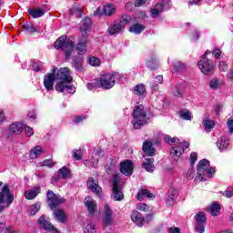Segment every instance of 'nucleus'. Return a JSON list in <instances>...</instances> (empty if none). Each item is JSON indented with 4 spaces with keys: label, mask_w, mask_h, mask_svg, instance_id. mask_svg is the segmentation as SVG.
<instances>
[{
    "label": "nucleus",
    "mask_w": 233,
    "mask_h": 233,
    "mask_svg": "<svg viewBox=\"0 0 233 233\" xmlns=\"http://www.w3.org/2000/svg\"><path fill=\"white\" fill-rule=\"evenodd\" d=\"M56 82V88H75L72 86V76H70V68L62 67L57 71V67L54 66L51 73H47L44 77V86L46 88H53L54 82Z\"/></svg>",
    "instance_id": "f257e3e1"
},
{
    "label": "nucleus",
    "mask_w": 233,
    "mask_h": 233,
    "mask_svg": "<svg viewBox=\"0 0 233 233\" xmlns=\"http://www.w3.org/2000/svg\"><path fill=\"white\" fill-rule=\"evenodd\" d=\"M215 173L216 168L210 167V161L202 159L198 162L197 167L198 176L195 177V181L196 183H199V181H207V179H212Z\"/></svg>",
    "instance_id": "f03ea898"
},
{
    "label": "nucleus",
    "mask_w": 233,
    "mask_h": 233,
    "mask_svg": "<svg viewBox=\"0 0 233 233\" xmlns=\"http://www.w3.org/2000/svg\"><path fill=\"white\" fill-rule=\"evenodd\" d=\"M55 48L56 50H63L66 54V59H70L76 48V42L73 37L68 38L66 35H62L55 42Z\"/></svg>",
    "instance_id": "7ed1b4c3"
},
{
    "label": "nucleus",
    "mask_w": 233,
    "mask_h": 233,
    "mask_svg": "<svg viewBox=\"0 0 233 233\" xmlns=\"http://www.w3.org/2000/svg\"><path fill=\"white\" fill-rule=\"evenodd\" d=\"M116 79L123 83L125 81V76L117 72L107 73L96 79V83H99L102 88H112L116 85Z\"/></svg>",
    "instance_id": "20e7f679"
},
{
    "label": "nucleus",
    "mask_w": 233,
    "mask_h": 233,
    "mask_svg": "<svg viewBox=\"0 0 233 233\" xmlns=\"http://www.w3.org/2000/svg\"><path fill=\"white\" fill-rule=\"evenodd\" d=\"M132 116V125L137 130H139L143 125H147L148 121L147 112L145 111V106L143 105L137 106L133 110Z\"/></svg>",
    "instance_id": "39448f33"
},
{
    "label": "nucleus",
    "mask_w": 233,
    "mask_h": 233,
    "mask_svg": "<svg viewBox=\"0 0 233 233\" xmlns=\"http://www.w3.org/2000/svg\"><path fill=\"white\" fill-rule=\"evenodd\" d=\"M12 203H14V195L10 194V187L5 185L0 192V212L8 208Z\"/></svg>",
    "instance_id": "423d86ee"
},
{
    "label": "nucleus",
    "mask_w": 233,
    "mask_h": 233,
    "mask_svg": "<svg viewBox=\"0 0 233 233\" xmlns=\"http://www.w3.org/2000/svg\"><path fill=\"white\" fill-rule=\"evenodd\" d=\"M208 54H210V52L206 51V53L201 56V59L200 61H198V64L199 70H201V72L206 75L210 74V72L214 70V63H212V60L207 58V56H208Z\"/></svg>",
    "instance_id": "0eeeda50"
},
{
    "label": "nucleus",
    "mask_w": 233,
    "mask_h": 233,
    "mask_svg": "<svg viewBox=\"0 0 233 233\" xmlns=\"http://www.w3.org/2000/svg\"><path fill=\"white\" fill-rule=\"evenodd\" d=\"M62 203H65V198L59 195H56L52 190L47 191V204L51 210H56Z\"/></svg>",
    "instance_id": "6e6552de"
},
{
    "label": "nucleus",
    "mask_w": 233,
    "mask_h": 233,
    "mask_svg": "<svg viewBox=\"0 0 233 233\" xmlns=\"http://www.w3.org/2000/svg\"><path fill=\"white\" fill-rule=\"evenodd\" d=\"M190 147V144L188 142H181L178 143V145L173 147L170 150V156L174 161H179V158L181 157V155L187 148Z\"/></svg>",
    "instance_id": "1a4fd4ad"
},
{
    "label": "nucleus",
    "mask_w": 233,
    "mask_h": 233,
    "mask_svg": "<svg viewBox=\"0 0 233 233\" xmlns=\"http://www.w3.org/2000/svg\"><path fill=\"white\" fill-rule=\"evenodd\" d=\"M172 6V2L170 0H165L163 3L157 4L155 7L151 10V15L153 17H157L159 14L165 12V10H168Z\"/></svg>",
    "instance_id": "9d476101"
},
{
    "label": "nucleus",
    "mask_w": 233,
    "mask_h": 233,
    "mask_svg": "<svg viewBox=\"0 0 233 233\" xmlns=\"http://www.w3.org/2000/svg\"><path fill=\"white\" fill-rule=\"evenodd\" d=\"M38 225L44 228V230H46L47 232H57V228L50 223V220L46 218V217L42 216L37 220Z\"/></svg>",
    "instance_id": "9b49d317"
},
{
    "label": "nucleus",
    "mask_w": 233,
    "mask_h": 233,
    "mask_svg": "<svg viewBox=\"0 0 233 233\" xmlns=\"http://www.w3.org/2000/svg\"><path fill=\"white\" fill-rule=\"evenodd\" d=\"M120 172L124 174V176H131L134 173V163L128 159L121 162Z\"/></svg>",
    "instance_id": "f8f14e48"
},
{
    "label": "nucleus",
    "mask_w": 233,
    "mask_h": 233,
    "mask_svg": "<svg viewBox=\"0 0 233 233\" xmlns=\"http://www.w3.org/2000/svg\"><path fill=\"white\" fill-rule=\"evenodd\" d=\"M142 150L145 154L143 157H147V156H148L149 157L156 156V147H154L152 142L148 140L144 141Z\"/></svg>",
    "instance_id": "ddd939ff"
},
{
    "label": "nucleus",
    "mask_w": 233,
    "mask_h": 233,
    "mask_svg": "<svg viewBox=\"0 0 233 233\" xmlns=\"http://www.w3.org/2000/svg\"><path fill=\"white\" fill-rule=\"evenodd\" d=\"M112 209H110V207L108 204H105L104 206V212L102 214V219L106 227H108L112 225L113 220H112Z\"/></svg>",
    "instance_id": "4468645a"
},
{
    "label": "nucleus",
    "mask_w": 233,
    "mask_h": 233,
    "mask_svg": "<svg viewBox=\"0 0 233 233\" xmlns=\"http://www.w3.org/2000/svg\"><path fill=\"white\" fill-rule=\"evenodd\" d=\"M84 203L87 208V212H89L91 216H94V214H96V210H97V202L92 199V197H86Z\"/></svg>",
    "instance_id": "2eb2a0df"
},
{
    "label": "nucleus",
    "mask_w": 233,
    "mask_h": 233,
    "mask_svg": "<svg viewBox=\"0 0 233 233\" xmlns=\"http://www.w3.org/2000/svg\"><path fill=\"white\" fill-rule=\"evenodd\" d=\"M41 194V187H35L31 189H27L25 191V199H28L29 201L32 199H35L37 196Z\"/></svg>",
    "instance_id": "dca6fc26"
},
{
    "label": "nucleus",
    "mask_w": 233,
    "mask_h": 233,
    "mask_svg": "<svg viewBox=\"0 0 233 233\" xmlns=\"http://www.w3.org/2000/svg\"><path fill=\"white\" fill-rule=\"evenodd\" d=\"M25 129V124L15 122L9 126V134H15L16 136H19Z\"/></svg>",
    "instance_id": "f3484780"
},
{
    "label": "nucleus",
    "mask_w": 233,
    "mask_h": 233,
    "mask_svg": "<svg viewBox=\"0 0 233 233\" xmlns=\"http://www.w3.org/2000/svg\"><path fill=\"white\" fill-rule=\"evenodd\" d=\"M131 220L137 227H142L145 225V218H143V215H141V213H139L138 211H132Z\"/></svg>",
    "instance_id": "a211bd4d"
},
{
    "label": "nucleus",
    "mask_w": 233,
    "mask_h": 233,
    "mask_svg": "<svg viewBox=\"0 0 233 233\" xmlns=\"http://www.w3.org/2000/svg\"><path fill=\"white\" fill-rule=\"evenodd\" d=\"M87 187L89 190L93 191L94 194L98 196V198H101V187H99V184L96 183L92 178L87 180Z\"/></svg>",
    "instance_id": "6ab92c4d"
},
{
    "label": "nucleus",
    "mask_w": 233,
    "mask_h": 233,
    "mask_svg": "<svg viewBox=\"0 0 233 233\" xmlns=\"http://www.w3.org/2000/svg\"><path fill=\"white\" fill-rule=\"evenodd\" d=\"M54 218L59 223H66V219H68V215L63 209H57L54 212Z\"/></svg>",
    "instance_id": "aec40b11"
},
{
    "label": "nucleus",
    "mask_w": 233,
    "mask_h": 233,
    "mask_svg": "<svg viewBox=\"0 0 233 233\" xmlns=\"http://www.w3.org/2000/svg\"><path fill=\"white\" fill-rule=\"evenodd\" d=\"M76 51L79 56H84V54H86V36H82V38L76 45Z\"/></svg>",
    "instance_id": "412c9836"
},
{
    "label": "nucleus",
    "mask_w": 233,
    "mask_h": 233,
    "mask_svg": "<svg viewBox=\"0 0 233 233\" xmlns=\"http://www.w3.org/2000/svg\"><path fill=\"white\" fill-rule=\"evenodd\" d=\"M142 167L145 168L147 172H154L156 170V166H154V157L146 158L142 164Z\"/></svg>",
    "instance_id": "4be33fe9"
},
{
    "label": "nucleus",
    "mask_w": 233,
    "mask_h": 233,
    "mask_svg": "<svg viewBox=\"0 0 233 233\" xmlns=\"http://www.w3.org/2000/svg\"><path fill=\"white\" fill-rule=\"evenodd\" d=\"M230 140H228V137H221L218 141H217V147L220 152H225L227 148H228V143Z\"/></svg>",
    "instance_id": "5701e85b"
},
{
    "label": "nucleus",
    "mask_w": 233,
    "mask_h": 233,
    "mask_svg": "<svg viewBox=\"0 0 233 233\" xmlns=\"http://www.w3.org/2000/svg\"><path fill=\"white\" fill-rule=\"evenodd\" d=\"M124 29L125 27L122 25V24L118 22L109 26L108 33L110 35H114L116 34H121V32H123Z\"/></svg>",
    "instance_id": "b1692460"
},
{
    "label": "nucleus",
    "mask_w": 233,
    "mask_h": 233,
    "mask_svg": "<svg viewBox=\"0 0 233 233\" xmlns=\"http://www.w3.org/2000/svg\"><path fill=\"white\" fill-rule=\"evenodd\" d=\"M177 194H178L177 189H172L169 192V194H167V197L166 198L167 205H168L169 207H172V205L176 203V199H177Z\"/></svg>",
    "instance_id": "393cba45"
},
{
    "label": "nucleus",
    "mask_w": 233,
    "mask_h": 233,
    "mask_svg": "<svg viewBox=\"0 0 233 233\" xmlns=\"http://www.w3.org/2000/svg\"><path fill=\"white\" fill-rule=\"evenodd\" d=\"M90 26H92V20L86 17L81 22L80 31L83 34H88V32H90Z\"/></svg>",
    "instance_id": "a878e982"
},
{
    "label": "nucleus",
    "mask_w": 233,
    "mask_h": 233,
    "mask_svg": "<svg viewBox=\"0 0 233 233\" xmlns=\"http://www.w3.org/2000/svg\"><path fill=\"white\" fill-rule=\"evenodd\" d=\"M145 198H148V199H152V198H154V194L150 193L148 189H140L137 196V201H143Z\"/></svg>",
    "instance_id": "bb28decb"
},
{
    "label": "nucleus",
    "mask_w": 233,
    "mask_h": 233,
    "mask_svg": "<svg viewBox=\"0 0 233 233\" xmlns=\"http://www.w3.org/2000/svg\"><path fill=\"white\" fill-rule=\"evenodd\" d=\"M41 154H43V147L35 146L30 150L29 157L30 159H37Z\"/></svg>",
    "instance_id": "cd10ccee"
},
{
    "label": "nucleus",
    "mask_w": 233,
    "mask_h": 233,
    "mask_svg": "<svg viewBox=\"0 0 233 233\" xmlns=\"http://www.w3.org/2000/svg\"><path fill=\"white\" fill-rule=\"evenodd\" d=\"M27 12L29 15H31V17H33L34 19H37L38 17H43V15H45V12L39 7H36L35 9L29 8Z\"/></svg>",
    "instance_id": "c85d7f7f"
},
{
    "label": "nucleus",
    "mask_w": 233,
    "mask_h": 233,
    "mask_svg": "<svg viewBox=\"0 0 233 233\" xmlns=\"http://www.w3.org/2000/svg\"><path fill=\"white\" fill-rule=\"evenodd\" d=\"M39 210H41V202H36L32 206H29L27 212L29 216H35Z\"/></svg>",
    "instance_id": "c756f323"
},
{
    "label": "nucleus",
    "mask_w": 233,
    "mask_h": 233,
    "mask_svg": "<svg viewBox=\"0 0 233 233\" xmlns=\"http://www.w3.org/2000/svg\"><path fill=\"white\" fill-rule=\"evenodd\" d=\"M219 210H221V207L219 204H218V202H214L208 208V212H209L211 216H218V214H219Z\"/></svg>",
    "instance_id": "7c9ffc66"
},
{
    "label": "nucleus",
    "mask_w": 233,
    "mask_h": 233,
    "mask_svg": "<svg viewBox=\"0 0 233 233\" xmlns=\"http://www.w3.org/2000/svg\"><path fill=\"white\" fill-rule=\"evenodd\" d=\"M143 30H145V25L138 23L134 24L129 27V32L132 34L139 35L141 32H143Z\"/></svg>",
    "instance_id": "2f4dec72"
},
{
    "label": "nucleus",
    "mask_w": 233,
    "mask_h": 233,
    "mask_svg": "<svg viewBox=\"0 0 233 233\" xmlns=\"http://www.w3.org/2000/svg\"><path fill=\"white\" fill-rule=\"evenodd\" d=\"M225 85V81L221 78H213L209 82L210 88H221Z\"/></svg>",
    "instance_id": "473e14b6"
},
{
    "label": "nucleus",
    "mask_w": 233,
    "mask_h": 233,
    "mask_svg": "<svg viewBox=\"0 0 233 233\" xmlns=\"http://www.w3.org/2000/svg\"><path fill=\"white\" fill-rule=\"evenodd\" d=\"M85 167H87V168H97V165H99V159L94 158V157L91 159H87L84 162Z\"/></svg>",
    "instance_id": "72a5a7b5"
},
{
    "label": "nucleus",
    "mask_w": 233,
    "mask_h": 233,
    "mask_svg": "<svg viewBox=\"0 0 233 233\" xmlns=\"http://www.w3.org/2000/svg\"><path fill=\"white\" fill-rule=\"evenodd\" d=\"M103 12L105 15H112L116 14V5L112 4H107L104 6Z\"/></svg>",
    "instance_id": "f704fd0d"
},
{
    "label": "nucleus",
    "mask_w": 233,
    "mask_h": 233,
    "mask_svg": "<svg viewBox=\"0 0 233 233\" xmlns=\"http://www.w3.org/2000/svg\"><path fill=\"white\" fill-rule=\"evenodd\" d=\"M179 116L185 121H192V113L188 109L180 110Z\"/></svg>",
    "instance_id": "c9c22d12"
},
{
    "label": "nucleus",
    "mask_w": 233,
    "mask_h": 233,
    "mask_svg": "<svg viewBox=\"0 0 233 233\" xmlns=\"http://www.w3.org/2000/svg\"><path fill=\"white\" fill-rule=\"evenodd\" d=\"M58 177L60 179H66L67 177H70V170H68V167H63L58 170Z\"/></svg>",
    "instance_id": "e433bc0d"
},
{
    "label": "nucleus",
    "mask_w": 233,
    "mask_h": 233,
    "mask_svg": "<svg viewBox=\"0 0 233 233\" xmlns=\"http://www.w3.org/2000/svg\"><path fill=\"white\" fill-rule=\"evenodd\" d=\"M203 126L205 127L206 132H210V130H212V128H214L216 124L214 123V121H212L210 119H204Z\"/></svg>",
    "instance_id": "4c0bfd02"
},
{
    "label": "nucleus",
    "mask_w": 233,
    "mask_h": 233,
    "mask_svg": "<svg viewBox=\"0 0 233 233\" xmlns=\"http://www.w3.org/2000/svg\"><path fill=\"white\" fill-rule=\"evenodd\" d=\"M113 193H114V199L115 201H121L123 199V192L121 191V187H113Z\"/></svg>",
    "instance_id": "58836bf2"
},
{
    "label": "nucleus",
    "mask_w": 233,
    "mask_h": 233,
    "mask_svg": "<svg viewBox=\"0 0 233 233\" xmlns=\"http://www.w3.org/2000/svg\"><path fill=\"white\" fill-rule=\"evenodd\" d=\"M164 140L166 143H167L168 145H179V138L174 137H170L168 135H167L165 137H164Z\"/></svg>",
    "instance_id": "ea45409f"
},
{
    "label": "nucleus",
    "mask_w": 233,
    "mask_h": 233,
    "mask_svg": "<svg viewBox=\"0 0 233 233\" xmlns=\"http://www.w3.org/2000/svg\"><path fill=\"white\" fill-rule=\"evenodd\" d=\"M85 233H96V224L92 222H86V226L84 227Z\"/></svg>",
    "instance_id": "a19ab883"
},
{
    "label": "nucleus",
    "mask_w": 233,
    "mask_h": 233,
    "mask_svg": "<svg viewBox=\"0 0 233 233\" xmlns=\"http://www.w3.org/2000/svg\"><path fill=\"white\" fill-rule=\"evenodd\" d=\"M133 94L138 96L140 99H143L147 96V90L145 88H134Z\"/></svg>",
    "instance_id": "79ce46f5"
},
{
    "label": "nucleus",
    "mask_w": 233,
    "mask_h": 233,
    "mask_svg": "<svg viewBox=\"0 0 233 233\" xmlns=\"http://www.w3.org/2000/svg\"><path fill=\"white\" fill-rule=\"evenodd\" d=\"M58 94H64V96H68V94H76V88H56Z\"/></svg>",
    "instance_id": "37998d69"
},
{
    "label": "nucleus",
    "mask_w": 233,
    "mask_h": 233,
    "mask_svg": "<svg viewBox=\"0 0 233 233\" xmlns=\"http://www.w3.org/2000/svg\"><path fill=\"white\" fill-rule=\"evenodd\" d=\"M137 210H140L141 212H150L152 210V208L150 206L145 204V203H138L137 205Z\"/></svg>",
    "instance_id": "c03bdc74"
},
{
    "label": "nucleus",
    "mask_w": 233,
    "mask_h": 233,
    "mask_svg": "<svg viewBox=\"0 0 233 233\" xmlns=\"http://www.w3.org/2000/svg\"><path fill=\"white\" fill-rule=\"evenodd\" d=\"M130 21H132V17H130L128 15H122V17L118 23L120 25H122L123 27L125 28V25H129Z\"/></svg>",
    "instance_id": "a18cd8bd"
},
{
    "label": "nucleus",
    "mask_w": 233,
    "mask_h": 233,
    "mask_svg": "<svg viewBox=\"0 0 233 233\" xmlns=\"http://www.w3.org/2000/svg\"><path fill=\"white\" fill-rule=\"evenodd\" d=\"M25 32H29L30 34H34V32H37V29L34 26V25L30 23H25L23 26Z\"/></svg>",
    "instance_id": "49530a36"
},
{
    "label": "nucleus",
    "mask_w": 233,
    "mask_h": 233,
    "mask_svg": "<svg viewBox=\"0 0 233 233\" xmlns=\"http://www.w3.org/2000/svg\"><path fill=\"white\" fill-rule=\"evenodd\" d=\"M147 66L150 70H155V68H157V60L155 58H151L147 62Z\"/></svg>",
    "instance_id": "de8ad7c7"
},
{
    "label": "nucleus",
    "mask_w": 233,
    "mask_h": 233,
    "mask_svg": "<svg viewBox=\"0 0 233 233\" xmlns=\"http://www.w3.org/2000/svg\"><path fill=\"white\" fill-rule=\"evenodd\" d=\"M163 83V76L158 75L155 77L154 83L151 85V88H156Z\"/></svg>",
    "instance_id": "09e8293b"
},
{
    "label": "nucleus",
    "mask_w": 233,
    "mask_h": 233,
    "mask_svg": "<svg viewBox=\"0 0 233 233\" xmlns=\"http://www.w3.org/2000/svg\"><path fill=\"white\" fill-rule=\"evenodd\" d=\"M196 219H197V223H206L207 221V217L205 216V213L203 212H198L196 215Z\"/></svg>",
    "instance_id": "8fccbe9b"
},
{
    "label": "nucleus",
    "mask_w": 233,
    "mask_h": 233,
    "mask_svg": "<svg viewBox=\"0 0 233 233\" xmlns=\"http://www.w3.org/2000/svg\"><path fill=\"white\" fill-rule=\"evenodd\" d=\"M119 183H121V178L119 177V175H114L113 176V188H115V190L116 188H119Z\"/></svg>",
    "instance_id": "3c124183"
},
{
    "label": "nucleus",
    "mask_w": 233,
    "mask_h": 233,
    "mask_svg": "<svg viewBox=\"0 0 233 233\" xmlns=\"http://www.w3.org/2000/svg\"><path fill=\"white\" fill-rule=\"evenodd\" d=\"M89 65H91V66H99L101 60L96 56H92L89 58Z\"/></svg>",
    "instance_id": "603ef678"
},
{
    "label": "nucleus",
    "mask_w": 233,
    "mask_h": 233,
    "mask_svg": "<svg viewBox=\"0 0 233 233\" xmlns=\"http://www.w3.org/2000/svg\"><path fill=\"white\" fill-rule=\"evenodd\" d=\"M54 165H56V163L52 161V159H46L40 163L41 167H48V168L54 167Z\"/></svg>",
    "instance_id": "864d4df0"
},
{
    "label": "nucleus",
    "mask_w": 233,
    "mask_h": 233,
    "mask_svg": "<svg viewBox=\"0 0 233 233\" xmlns=\"http://www.w3.org/2000/svg\"><path fill=\"white\" fill-rule=\"evenodd\" d=\"M116 167H117V162H116V160H111L110 165L106 168L107 174H110L112 170H116Z\"/></svg>",
    "instance_id": "5fc2aeb1"
},
{
    "label": "nucleus",
    "mask_w": 233,
    "mask_h": 233,
    "mask_svg": "<svg viewBox=\"0 0 233 233\" xmlns=\"http://www.w3.org/2000/svg\"><path fill=\"white\" fill-rule=\"evenodd\" d=\"M81 156H83V151H81V149L73 151V157L74 159H76V161L81 159Z\"/></svg>",
    "instance_id": "6e6d98bb"
},
{
    "label": "nucleus",
    "mask_w": 233,
    "mask_h": 233,
    "mask_svg": "<svg viewBox=\"0 0 233 233\" xmlns=\"http://www.w3.org/2000/svg\"><path fill=\"white\" fill-rule=\"evenodd\" d=\"M25 136L26 137H32V136H34V129L28 126L25 127Z\"/></svg>",
    "instance_id": "4d7b16f0"
},
{
    "label": "nucleus",
    "mask_w": 233,
    "mask_h": 233,
    "mask_svg": "<svg viewBox=\"0 0 233 233\" xmlns=\"http://www.w3.org/2000/svg\"><path fill=\"white\" fill-rule=\"evenodd\" d=\"M189 161H190L191 167H194V165L196 164V161H198V153L192 152L190 155Z\"/></svg>",
    "instance_id": "13d9d810"
},
{
    "label": "nucleus",
    "mask_w": 233,
    "mask_h": 233,
    "mask_svg": "<svg viewBox=\"0 0 233 233\" xmlns=\"http://www.w3.org/2000/svg\"><path fill=\"white\" fill-rule=\"evenodd\" d=\"M174 70L176 71V72H179V70H183V68H185V65H183V63H181V62H176L175 64H174Z\"/></svg>",
    "instance_id": "bf43d9fd"
},
{
    "label": "nucleus",
    "mask_w": 233,
    "mask_h": 233,
    "mask_svg": "<svg viewBox=\"0 0 233 233\" xmlns=\"http://www.w3.org/2000/svg\"><path fill=\"white\" fill-rule=\"evenodd\" d=\"M227 127L230 132V134H233V118L229 117L227 122Z\"/></svg>",
    "instance_id": "052dcab7"
},
{
    "label": "nucleus",
    "mask_w": 233,
    "mask_h": 233,
    "mask_svg": "<svg viewBox=\"0 0 233 233\" xmlns=\"http://www.w3.org/2000/svg\"><path fill=\"white\" fill-rule=\"evenodd\" d=\"M197 232H199V233L205 232V223H197Z\"/></svg>",
    "instance_id": "680f3d73"
},
{
    "label": "nucleus",
    "mask_w": 233,
    "mask_h": 233,
    "mask_svg": "<svg viewBox=\"0 0 233 233\" xmlns=\"http://www.w3.org/2000/svg\"><path fill=\"white\" fill-rule=\"evenodd\" d=\"M85 119H86V116L81 115V116H76V118L74 119V123L78 124V123H83V121H85Z\"/></svg>",
    "instance_id": "e2e57ef3"
},
{
    "label": "nucleus",
    "mask_w": 233,
    "mask_h": 233,
    "mask_svg": "<svg viewBox=\"0 0 233 233\" xmlns=\"http://www.w3.org/2000/svg\"><path fill=\"white\" fill-rule=\"evenodd\" d=\"M32 68H33V70H35V72H39L41 70V68H43V66H41L39 63L35 62V63H33Z\"/></svg>",
    "instance_id": "0e129e2a"
},
{
    "label": "nucleus",
    "mask_w": 233,
    "mask_h": 233,
    "mask_svg": "<svg viewBox=\"0 0 233 233\" xmlns=\"http://www.w3.org/2000/svg\"><path fill=\"white\" fill-rule=\"evenodd\" d=\"M173 94L176 97H181V96H183V89L176 88Z\"/></svg>",
    "instance_id": "69168bd1"
},
{
    "label": "nucleus",
    "mask_w": 233,
    "mask_h": 233,
    "mask_svg": "<svg viewBox=\"0 0 233 233\" xmlns=\"http://www.w3.org/2000/svg\"><path fill=\"white\" fill-rule=\"evenodd\" d=\"M187 179H193L194 178V169H188L186 174Z\"/></svg>",
    "instance_id": "338daca9"
},
{
    "label": "nucleus",
    "mask_w": 233,
    "mask_h": 233,
    "mask_svg": "<svg viewBox=\"0 0 233 233\" xmlns=\"http://www.w3.org/2000/svg\"><path fill=\"white\" fill-rule=\"evenodd\" d=\"M168 233H181V229L179 228H168Z\"/></svg>",
    "instance_id": "774afa93"
}]
</instances>
